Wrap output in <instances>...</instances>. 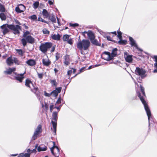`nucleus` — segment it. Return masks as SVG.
I'll list each match as a JSON object with an SVG mask.
<instances>
[{
  "mask_svg": "<svg viewBox=\"0 0 157 157\" xmlns=\"http://www.w3.org/2000/svg\"><path fill=\"white\" fill-rule=\"evenodd\" d=\"M16 51L18 54L21 56H22L23 55V52L21 49H16Z\"/></svg>",
  "mask_w": 157,
  "mask_h": 157,
  "instance_id": "nucleus-35",
  "label": "nucleus"
},
{
  "mask_svg": "<svg viewBox=\"0 0 157 157\" xmlns=\"http://www.w3.org/2000/svg\"><path fill=\"white\" fill-rule=\"evenodd\" d=\"M102 56L104 59L107 61L113 59L110 53L108 52H104L102 54Z\"/></svg>",
  "mask_w": 157,
  "mask_h": 157,
  "instance_id": "nucleus-12",
  "label": "nucleus"
},
{
  "mask_svg": "<svg viewBox=\"0 0 157 157\" xmlns=\"http://www.w3.org/2000/svg\"><path fill=\"white\" fill-rule=\"evenodd\" d=\"M38 145L36 144L35 146V148L31 151V153H35L36 152V149L38 147Z\"/></svg>",
  "mask_w": 157,
  "mask_h": 157,
  "instance_id": "nucleus-46",
  "label": "nucleus"
},
{
  "mask_svg": "<svg viewBox=\"0 0 157 157\" xmlns=\"http://www.w3.org/2000/svg\"><path fill=\"white\" fill-rule=\"evenodd\" d=\"M51 38L54 40H58L60 39V36L59 34L57 35L54 34L51 36Z\"/></svg>",
  "mask_w": 157,
  "mask_h": 157,
  "instance_id": "nucleus-23",
  "label": "nucleus"
},
{
  "mask_svg": "<svg viewBox=\"0 0 157 157\" xmlns=\"http://www.w3.org/2000/svg\"><path fill=\"white\" fill-rule=\"evenodd\" d=\"M118 43L120 44H126L127 43V41L121 40L119 41Z\"/></svg>",
  "mask_w": 157,
  "mask_h": 157,
  "instance_id": "nucleus-34",
  "label": "nucleus"
},
{
  "mask_svg": "<svg viewBox=\"0 0 157 157\" xmlns=\"http://www.w3.org/2000/svg\"><path fill=\"white\" fill-rule=\"evenodd\" d=\"M58 112H54L52 113V119L54 121H52L51 123L52 124L53 128V131L55 134H56V127H57V115L58 112L60 110V109H57Z\"/></svg>",
  "mask_w": 157,
  "mask_h": 157,
  "instance_id": "nucleus-3",
  "label": "nucleus"
},
{
  "mask_svg": "<svg viewBox=\"0 0 157 157\" xmlns=\"http://www.w3.org/2000/svg\"><path fill=\"white\" fill-rule=\"evenodd\" d=\"M124 56L125 61L129 63H132L133 60L132 58V56L131 55H128L127 52L124 53Z\"/></svg>",
  "mask_w": 157,
  "mask_h": 157,
  "instance_id": "nucleus-11",
  "label": "nucleus"
},
{
  "mask_svg": "<svg viewBox=\"0 0 157 157\" xmlns=\"http://www.w3.org/2000/svg\"><path fill=\"white\" fill-rule=\"evenodd\" d=\"M10 25L5 24L1 26L0 27L2 29V32L4 35L7 34L10 31Z\"/></svg>",
  "mask_w": 157,
  "mask_h": 157,
  "instance_id": "nucleus-9",
  "label": "nucleus"
},
{
  "mask_svg": "<svg viewBox=\"0 0 157 157\" xmlns=\"http://www.w3.org/2000/svg\"><path fill=\"white\" fill-rule=\"evenodd\" d=\"M154 58L155 59V61L157 62V56H154Z\"/></svg>",
  "mask_w": 157,
  "mask_h": 157,
  "instance_id": "nucleus-59",
  "label": "nucleus"
},
{
  "mask_svg": "<svg viewBox=\"0 0 157 157\" xmlns=\"http://www.w3.org/2000/svg\"><path fill=\"white\" fill-rule=\"evenodd\" d=\"M50 82L52 86H54L55 87L57 86V83L55 80H51Z\"/></svg>",
  "mask_w": 157,
  "mask_h": 157,
  "instance_id": "nucleus-33",
  "label": "nucleus"
},
{
  "mask_svg": "<svg viewBox=\"0 0 157 157\" xmlns=\"http://www.w3.org/2000/svg\"><path fill=\"white\" fill-rule=\"evenodd\" d=\"M31 150L30 149H28L27 150V152L29 153L30 152H31Z\"/></svg>",
  "mask_w": 157,
  "mask_h": 157,
  "instance_id": "nucleus-63",
  "label": "nucleus"
},
{
  "mask_svg": "<svg viewBox=\"0 0 157 157\" xmlns=\"http://www.w3.org/2000/svg\"><path fill=\"white\" fill-rule=\"evenodd\" d=\"M145 110L146 111L148 117V118L149 121V125L150 126L151 123L150 122V121H152V118L151 116V111L149 109H145Z\"/></svg>",
  "mask_w": 157,
  "mask_h": 157,
  "instance_id": "nucleus-13",
  "label": "nucleus"
},
{
  "mask_svg": "<svg viewBox=\"0 0 157 157\" xmlns=\"http://www.w3.org/2000/svg\"><path fill=\"white\" fill-rule=\"evenodd\" d=\"M154 58L155 59V61L157 62V56H154Z\"/></svg>",
  "mask_w": 157,
  "mask_h": 157,
  "instance_id": "nucleus-60",
  "label": "nucleus"
},
{
  "mask_svg": "<svg viewBox=\"0 0 157 157\" xmlns=\"http://www.w3.org/2000/svg\"><path fill=\"white\" fill-rule=\"evenodd\" d=\"M43 32L44 34H48L49 33V31L46 29H43Z\"/></svg>",
  "mask_w": 157,
  "mask_h": 157,
  "instance_id": "nucleus-43",
  "label": "nucleus"
},
{
  "mask_svg": "<svg viewBox=\"0 0 157 157\" xmlns=\"http://www.w3.org/2000/svg\"><path fill=\"white\" fill-rule=\"evenodd\" d=\"M117 48H114L112 51L111 53L110 54L112 58H113L115 57L117 54Z\"/></svg>",
  "mask_w": 157,
  "mask_h": 157,
  "instance_id": "nucleus-24",
  "label": "nucleus"
},
{
  "mask_svg": "<svg viewBox=\"0 0 157 157\" xmlns=\"http://www.w3.org/2000/svg\"><path fill=\"white\" fill-rule=\"evenodd\" d=\"M56 60H58L59 58H60L59 53H57L56 54Z\"/></svg>",
  "mask_w": 157,
  "mask_h": 157,
  "instance_id": "nucleus-48",
  "label": "nucleus"
},
{
  "mask_svg": "<svg viewBox=\"0 0 157 157\" xmlns=\"http://www.w3.org/2000/svg\"><path fill=\"white\" fill-rule=\"evenodd\" d=\"M117 36L119 38V39H120V40H122V35H121L118 34V35H117Z\"/></svg>",
  "mask_w": 157,
  "mask_h": 157,
  "instance_id": "nucleus-55",
  "label": "nucleus"
},
{
  "mask_svg": "<svg viewBox=\"0 0 157 157\" xmlns=\"http://www.w3.org/2000/svg\"><path fill=\"white\" fill-rule=\"evenodd\" d=\"M71 69L73 70V71L72 70H70L67 71V75L68 76L69 78L71 75L72 73V72L73 73H75L76 71V69L74 68H71Z\"/></svg>",
  "mask_w": 157,
  "mask_h": 157,
  "instance_id": "nucleus-29",
  "label": "nucleus"
},
{
  "mask_svg": "<svg viewBox=\"0 0 157 157\" xmlns=\"http://www.w3.org/2000/svg\"><path fill=\"white\" fill-rule=\"evenodd\" d=\"M10 29L12 30L15 34H19V30H21V27L17 25H10Z\"/></svg>",
  "mask_w": 157,
  "mask_h": 157,
  "instance_id": "nucleus-7",
  "label": "nucleus"
},
{
  "mask_svg": "<svg viewBox=\"0 0 157 157\" xmlns=\"http://www.w3.org/2000/svg\"><path fill=\"white\" fill-rule=\"evenodd\" d=\"M90 45V42L88 40H83L82 41L78 42L77 43V47L80 50H81V53H82V51L83 48L85 50H87Z\"/></svg>",
  "mask_w": 157,
  "mask_h": 157,
  "instance_id": "nucleus-2",
  "label": "nucleus"
},
{
  "mask_svg": "<svg viewBox=\"0 0 157 157\" xmlns=\"http://www.w3.org/2000/svg\"><path fill=\"white\" fill-rule=\"evenodd\" d=\"M42 14L44 18L48 17L49 16V14L47 11L45 9H43L42 11Z\"/></svg>",
  "mask_w": 157,
  "mask_h": 157,
  "instance_id": "nucleus-25",
  "label": "nucleus"
},
{
  "mask_svg": "<svg viewBox=\"0 0 157 157\" xmlns=\"http://www.w3.org/2000/svg\"><path fill=\"white\" fill-rule=\"evenodd\" d=\"M90 41L94 45L97 46H100L101 45L99 43L98 41L96 39H95V38L90 40Z\"/></svg>",
  "mask_w": 157,
  "mask_h": 157,
  "instance_id": "nucleus-26",
  "label": "nucleus"
},
{
  "mask_svg": "<svg viewBox=\"0 0 157 157\" xmlns=\"http://www.w3.org/2000/svg\"><path fill=\"white\" fill-rule=\"evenodd\" d=\"M39 5V2H35L33 4V8L36 9L38 8Z\"/></svg>",
  "mask_w": 157,
  "mask_h": 157,
  "instance_id": "nucleus-37",
  "label": "nucleus"
},
{
  "mask_svg": "<svg viewBox=\"0 0 157 157\" xmlns=\"http://www.w3.org/2000/svg\"><path fill=\"white\" fill-rule=\"evenodd\" d=\"M106 38L108 40H110L111 41H112V40L111 37L110 36H106Z\"/></svg>",
  "mask_w": 157,
  "mask_h": 157,
  "instance_id": "nucleus-53",
  "label": "nucleus"
},
{
  "mask_svg": "<svg viewBox=\"0 0 157 157\" xmlns=\"http://www.w3.org/2000/svg\"><path fill=\"white\" fill-rule=\"evenodd\" d=\"M18 7H20L21 10H22V12H23L25 9V6L22 4H20Z\"/></svg>",
  "mask_w": 157,
  "mask_h": 157,
  "instance_id": "nucleus-44",
  "label": "nucleus"
},
{
  "mask_svg": "<svg viewBox=\"0 0 157 157\" xmlns=\"http://www.w3.org/2000/svg\"><path fill=\"white\" fill-rule=\"evenodd\" d=\"M54 71L55 73H57L58 72V70L56 68H55Z\"/></svg>",
  "mask_w": 157,
  "mask_h": 157,
  "instance_id": "nucleus-61",
  "label": "nucleus"
},
{
  "mask_svg": "<svg viewBox=\"0 0 157 157\" xmlns=\"http://www.w3.org/2000/svg\"><path fill=\"white\" fill-rule=\"evenodd\" d=\"M51 42H45L41 43L39 46V49L41 52L44 54L47 53V51L51 48V52H52L55 51V47L53 46Z\"/></svg>",
  "mask_w": 157,
  "mask_h": 157,
  "instance_id": "nucleus-1",
  "label": "nucleus"
},
{
  "mask_svg": "<svg viewBox=\"0 0 157 157\" xmlns=\"http://www.w3.org/2000/svg\"><path fill=\"white\" fill-rule=\"evenodd\" d=\"M51 94H51V93L50 94H49V93H47L45 91L44 92V95L46 96L50 97V96L51 95Z\"/></svg>",
  "mask_w": 157,
  "mask_h": 157,
  "instance_id": "nucleus-50",
  "label": "nucleus"
},
{
  "mask_svg": "<svg viewBox=\"0 0 157 157\" xmlns=\"http://www.w3.org/2000/svg\"><path fill=\"white\" fill-rule=\"evenodd\" d=\"M6 11L5 6L0 3V11L4 12Z\"/></svg>",
  "mask_w": 157,
  "mask_h": 157,
  "instance_id": "nucleus-32",
  "label": "nucleus"
},
{
  "mask_svg": "<svg viewBox=\"0 0 157 157\" xmlns=\"http://www.w3.org/2000/svg\"><path fill=\"white\" fill-rule=\"evenodd\" d=\"M67 43L70 44H72V39H70L69 40H67Z\"/></svg>",
  "mask_w": 157,
  "mask_h": 157,
  "instance_id": "nucleus-51",
  "label": "nucleus"
},
{
  "mask_svg": "<svg viewBox=\"0 0 157 157\" xmlns=\"http://www.w3.org/2000/svg\"><path fill=\"white\" fill-rule=\"evenodd\" d=\"M42 63L44 66H48L51 64V62L48 58L43 59Z\"/></svg>",
  "mask_w": 157,
  "mask_h": 157,
  "instance_id": "nucleus-19",
  "label": "nucleus"
},
{
  "mask_svg": "<svg viewBox=\"0 0 157 157\" xmlns=\"http://www.w3.org/2000/svg\"><path fill=\"white\" fill-rule=\"evenodd\" d=\"M16 70V68L15 67L10 68L6 71H5L4 72L7 74L10 75L12 73Z\"/></svg>",
  "mask_w": 157,
  "mask_h": 157,
  "instance_id": "nucleus-22",
  "label": "nucleus"
},
{
  "mask_svg": "<svg viewBox=\"0 0 157 157\" xmlns=\"http://www.w3.org/2000/svg\"><path fill=\"white\" fill-rule=\"evenodd\" d=\"M61 89L62 87H61L56 88L55 90L53 91L51 93V94H53L55 97H56L57 96L58 94L60 92Z\"/></svg>",
  "mask_w": 157,
  "mask_h": 157,
  "instance_id": "nucleus-15",
  "label": "nucleus"
},
{
  "mask_svg": "<svg viewBox=\"0 0 157 157\" xmlns=\"http://www.w3.org/2000/svg\"><path fill=\"white\" fill-rule=\"evenodd\" d=\"M88 32V31L86 32V31H85L82 33V35H83V36H85V33H86L87 34Z\"/></svg>",
  "mask_w": 157,
  "mask_h": 157,
  "instance_id": "nucleus-58",
  "label": "nucleus"
},
{
  "mask_svg": "<svg viewBox=\"0 0 157 157\" xmlns=\"http://www.w3.org/2000/svg\"><path fill=\"white\" fill-rule=\"evenodd\" d=\"M140 88L142 94V95L141 96L140 94L139 93L138 94V96L139 97L140 100L144 105V108H148L147 104L144 99V97H146L144 91V88L142 86H140Z\"/></svg>",
  "mask_w": 157,
  "mask_h": 157,
  "instance_id": "nucleus-4",
  "label": "nucleus"
},
{
  "mask_svg": "<svg viewBox=\"0 0 157 157\" xmlns=\"http://www.w3.org/2000/svg\"><path fill=\"white\" fill-rule=\"evenodd\" d=\"M41 132V126L39 124L37 126L34 132V134L32 137V139L33 140H35L36 138L38 135Z\"/></svg>",
  "mask_w": 157,
  "mask_h": 157,
  "instance_id": "nucleus-10",
  "label": "nucleus"
},
{
  "mask_svg": "<svg viewBox=\"0 0 157 157\" xmlns=\"http://www.w3.org/2000/svg\"><path fill=\"white\" fill-rule=\"evenodd\" d=\"M13 62L16 64L19 65L20 64V62L18 60V59L16 58H13Z\"/></svg>",
  "mask_w": 157,
  "mask_h": 157,
  "instance_id": "nucleus-39",
  "label": "nucleus"
},
{
  "mask_svg": "<svg viewBox=\"0 0 157 157\" xmlns=\"http://www.w3.org/2000/svg\"><path fill=\"white\" fill-rule=\"evenodd\" d=\"M48 3L50 5H53V2H52V1H51V0H48Z\"/></svg>",
  "mask_w": 157,
  "mask_h": 157,
  "instance_id": "nucleus-57",
  "label": "nucleus"
},
{
  "mask_svg": "<svg viewBox=\"0 0 157 157\" xmlns=\"http://www.w3.org/2000/svg\"><path fill=\"white\" fill-rule=\"evenodd\" d=\"M6 63L8 66H11L13 63V59L12 57L11 56L8 57L6 60Z\"/></svg>",
  "mask_w": 157,
  "mask_h": 157,
  "instance_id": "nucleus-21",
  "label": "nucleus"
},
{
  "mask_svg": "<svg viewBox=\"0 0 157 157\" xmlns=\"http://www.w3.org/2000/svg\"><path fill=\"white\" fill-rule=\"evenodd\" d=\"M16 24H17L19 25H21V24L19 22V21L17 20H14Z\"/></svg>",
  "mask_w": 157,
  "mask_h": 157,
  "instance_id": "nucleus-54",
  "label": "nucleus"
},
{
  "mask_svg": "<svg viewBox=\"0 0 157 157\" xmlns=\"http://www.w3.org/2000/svg\"><path fill=\"white\" fill-rule=\"evenodd\" d=\"M30 154L29 153H21L20 154L18 157H30Z\"/></svg>",
  "mask_w": 157,
  "mask_h": 157,
  "instance_id": "nucleus-27",
  "label": "nucleus"
},
{
  "mask_svg": "<svg viewBox=\"0 0 157 157\" xmlns=\"http://www.w3.org/2000/svg\"><path fill=\"white\" fill-rule=\"evenodd\" d=\"M53 146L50 148L51 152L55 157H58L59 154V150L58 147L55 146V143L53 142Z\"/></svg>",
  "mask_w": 157,
  "mask_h": 157,
  "instance_id": "nucleus-6",
  "label": "nucleus"
},
{
  "mask_svg": "<svg viewBox=\"0 0 157 157\" xmlns=\"http://www.w3.org/2000/svg\"><path fill=\"white\" fill-rule=\"evenodd\" d=\"M29 18L33 20H35L37 19V17L35 15H33L32 16H31L30 17H29Z\"/></svg>",
  "mask_w": 157,
  "mask_h": 157,
  "instance_id": "nucleus-41",
  "label": "nucleus"
},
{
  "mask_svg": "<svg viewBox=\"0 0 157 157\" xmlns=\"http://www.w3.org/2000/svg\"><path fill=\"white\" fill-rule=\"evenodd\" d=\"M48 17L49 19L53 23H56V18L54 16H49Z\"/></svg>",
  "mask_w": 157,
  "mask_h": 157,
  "instance_id": "nucleus-30",
  "label": "nucleus"
},
{
  "mask_svg": "<svg viewBox=\"0 0 157 157\" xmlns=\"http://www.w3.org/2000/svg\"><path fill=\"white\" fill-rule=\"evenodd\" d=\"M47 147L44 146V147H42L39 146L37 147V150L38 151H45L46 150Z\"/></svg>",
  "mask_w": 157,
  "mask_h": 157,
  "instance_id": "nucleus-28",
  "label": "nucleus"
},
{
  "mask_svg": "<svg viewBox=\"0 0 157 157\" xmlns=\"http://www.w3.org/2000/svg\"><path fill=\"white\" fill-rule=\"evenodd\" d=\"M129 40L130 41V44L132 46H134L136 49H139L138 47L137 44H136L135 41L132 38L129 37Z\"/></svg>",
  "mask_w": 157,
  "mask_h": 157,
  "instance_id": "nucleus-17",
  "label": "nucleus"
},
{
  "mask_svg": "<svg viewBox=\"0 0 157 157\" xmlns=\"http://www.w3.org/2000/svg\"><path fill=\"white\" fill-rule=\"evenodd\" d=\"M25 85L26 86L31 88L32 91L36 93L38 90V88L34 86L32 82L29 79L26 80Z\"/></svg>",
  "mask_w": 157,
  "mask_h": 157,
  "instance_id": "nucleus-8",
  "label": "nucleus"
},
{
  "mask_svg": "<svg viewBox=\"0 0 157 157\" xmlns=\"http://www.w3.org/2000/svg\"><path fill=\"white\" fill-rule=\"evenodd\" d=\"M38 20L39 21H42V22L47 23V21L44 20L43 19H42V18H41L40 17H39L38 18Z\"/></svg>",
  "mask_w": 157,
  "mask_h": 157,
  "instance_id": "nucleus-45",
  "label": "nucleus"
},
{
  "mask_svg": "<svg viewBox=\"0 0 157 157\" xmlns=\"http://www.w3.org/2000/svg\"><path fill=\"white\" fill-rule=\"evenodd\" d=\"M64 63L66 65H68L69 64V62L66 59L65 60V61L64 62Z\"/></svg>",
  "mask_w": 157,
  "mask_h": 157,
  "instance_id": "nucleus-52",
  "label": "nucleus"
},
{
  "mask_svg": "<svg viewBox=\"0 0 157 157\" xmlns=\"http://www.w3.org/2000/svg\"><path fill=\"white\" fill-rule=\"evenodd\" d=\"M30 34V32L28 31H26L25 32H24V34L23 35V36L25 38L27 36H28V35H29Z\"/></svg>",
  "mask_w": 157,
  "mask_h": 157,
  "instance_id": "nucleus-42",
  "label": "nucleus"
},
{
  "mask_svg": "<svg viewBox=\"0 0 157 157\" xmlns=\"http://www.w3.org/2000/svg\"><path fill=\"white\" fill-rule=\"evenodd\" d=\"M87 36L89 39L90 40L95 38V36L94 33L91 31H89L87 33Z\"/></svg>",
  "mask_w": 157,
  "mask_h": 157,
  "instance_id": "nucleus-20",
  "label": "nucleus"
},
{
  "mask_svg": "<svg viewBox=\"0 0 157 157\" xmlns=\"http://www.w3.org/2000/svg\"><path fill=\"white\" fill-rule=\"evenodd\" d=\"M69 38V36L68 35H64L63 37V40L64 41H67Z\"/></svg>",
  "mask_w": 157,
  "mask_h": 157,
  "instance_id": "nucleus-36",
  "label": "nucleus"
},
{
  "mask_svg": "<svg viewBox=\"0 0 157 157\" xmlns=\"http://www.w3.org/2000/svg\"><path fill=\"white\" fill-rule=\"evenodd\" d=\"M70 26H72V27H75L78 26V25L77 23H75V24L70 23Z\"/></svg>",
  "mask_w": 157,
  "mask_h": 157,
  "instance_id": "nucleus-47",
  "label": "nucleus"
},
{
  "mask_svg": "<svg viewBox=\"0 0 157 157\" xmlns=\"http://www.w3.org/2000/svg\"><path fill=\"white\" fill-rule=\"evenodd\" d=\"M135 73L136 75L140 76L142 78L145 77L146 76V71L142 68L137 67L135 71Z\"/></svg>",
  "mask_w": 157,
  "mask_h": 157,
  "instance_id": "nucleus-5",
  "label": "nucleus"
},
{
  "mask_svg": "<svg viewBox=\"0 0 157 157\" xmlns=\"http://www.w3.org/2000/svg\"><path fill=\"white\" fill-rule=\"evenodd\" d=\"M0 18L2 21L5 20L6 18V15L3 13H0Z\"/></svg>",
  "mask_w": 157,
  "mask_h": 157,
  "instance_id": "nucleus-31",
  "label": "nucleus"
},
{
  "mask_svg": "<svg viewBox=\"0 0 157 157\" xmlns=\"http://www.w3.org/2000/svg\"><path fill=\"white\" fill-rule=\"evenodd\" d=\"M25 39V38H23L21 40V41L22 42V44L23 46H25L27 44V41Z\"/></svg>",
  "mask_w": 157,
  "mask_h": 157,
  "instance_id": "nucleus-40",
  "label": "nucleus"
},
{
  "mask_svg": "<svg viewBox=\"0 0 157 157\" xmlns=\"http://www.w3.org/2000/svg\"><path fill=\"white\" fill-rule=\"evenodd\" d=\"M154 66L157 68V62H156L154 64Z\"/></svg>",
  "mask_w": 157,
  "mask_h": 157,
  "instance_id": "nucleus-64",
  "label": "nucleus"
},
{
  "mask_svg": "<svg viewBox=\"0 0 157 157\" xmlns=\"http://www.w3.org/2000/svg\"><path fill=\"white\" fill-rule=\"evenodd\" d=\"M117 33H118V34H119L120 35H122V33L121 31H117Z\"/></svg>",
  "mask_w": 157,
  "mask_h": 157,
  "instance_id": "nucleus-62",
  "label": "nucleus"
},
{
  "mask_svg": "<svg viewBox=\"0 0 157 157\" xmlns=\"http://www.w3.org/2000/svg\"><path fill=\"white\" fill-rule=\"evenodd\" d=\"M25 72L23 74H18L17 76L15 77V79L18 81L20 82H21L23 79L24 78V75L25 74Z\"/></svg>",
  "mask_w": 157,
  "mask_h": 157,
  "instance_id": "nucleus-14",
  "label": "nucleus"
},
{
  "mask_svg": "<svg viewBox=\"0 0 157 157\" xmlns=\"http://www.w3.org/2000/svg\"><path fill=\"white\" fill-rule=\"evenodd\" d=\"M37 74L39 78L40 79H42L43 78V73H37Z\"/></svg>",
  "mask_w": 157,
  "mask_h": 157,
  "instance_id": "nucleus-49",
  "label": "nucleus"
},
{
  "mask_svg": "<svg viewBox=\"0 0 157 157\" xmlns=\"http://www.w3.org/2000/svg\"><path fill=\"white\" fill-rule=\"evenodd\" d=\"M15 10L18 13H21L22 12V10H21L20 7H19L18 6H17L16 7Z\"/></svg>",
  "mask_w": 157,
  "mask_h": 157,
  "instance_id": "nucleus-38",
  "label": "nucleus"
},
{
  "mask_svg": "<svg viewBox=\"0 0 157 157\" xmlns=\"http://www.w3.org/2000/svg\"><path fill=\"white\" fill-rule=\"evenodd\" d=\"M25 38L28 43L30 44H33L35 42L34 39L31 36L28 35L25 37Z\"/></svg>",
  "mask_w": 157,
  "mask_h": 157,
  "instance_id": "nucleus-18",
  "label": "nucleus"
},
{
  "mask_svg": "<svg viewBox=\"0 0 157 157\" xmlns=\"http://www.w3.org/2000/svg\"><path fill=\"white\" fill-rule=\"evenodd\" d=\"M60 102H61V99H60V98H59L58 99L57 101H56V104H59Z\"/></svg>",
  "mask_w": 157,
  "mask_h": 157,
  "instance_id": "nucleus-56",
  "label": "nucleus"
},
{
  "mask_svg": "<svg viewBox=\"0 0 157 157\" xmlns=\"http://www.w3.org/2000/svg\"><path fill=\"white\" fill-rule=\"evenodd\" d=\"M26 63L29 66H33L36 65V64L35 60L33 59H29L27 60Z\"/></svg>",
  "mask_w": 157,
  "mask_h": 157,
  "instance_id": "nucleus-16",
  "label": "nucleus"
}]
</instances>
